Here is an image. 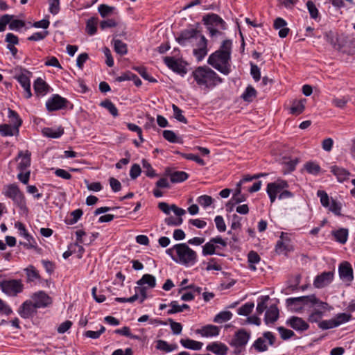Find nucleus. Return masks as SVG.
<instances>
[{"instance_id":"nucleus-60","label":"nucleus","mask_w":355,"mask_h":355,"mask_svg":"<svg viewBox=\"0 0 355 355\" xmlns=\"http://www.w3.org/2000/svg\"><path fill=\"white\" fill-rule=\"evenodd\" d=\"M349 98L347 96H343L342 98H334L332 100V104L339 108H343L349 101Z\"/></svg>"},{"instance_id":"nucleus-10","label":"nucleus","mask_w":355,"mask_h":355,"mask_svg":"<svg viewBox=\"0 0 355 355\" xmlns=\"http://www.w3.org/2000/svg\"><path fill=\"white\" fill-rule=\"evenodd\" d=\"M31 300L37 309L46 308L52 304L51 297L43 291L33 293Z\"/></svg>"},{"instance_id":"nucleus-35","label":"nucleus","mask_w":355,"mask_h":355,"mask_svg":"<svg viewBox=\"0 0 355 355\" xmlns=\"http://www.w3.org/2000/svg\"><path fill=\"white\" fill-rule=\"evenodd\" d=\"M171 181L173 183H178L188 179L189 175L184 171H175L169 174Z\"/></svg>"},{"instance_id":"nucleus-5","label":"nucleus","mask_w":355,"mask_h":355,"mask_svg":"<svg viewBox=\"0 0 355 355\" xmlns=\"http://www.w3.org/2000/svg\"><path fill=\"white\" fill-rule=\"evenodd\" d=\"M288 184L286 180L278 179L277 180L268 183L266 192L269 196L271 203H273L278 195L280 200L291 198L293 197V193L287 190Z\"/></svg>"},{"instance_id":"nucleus-12","label":"nucleus","mask_w":355,"mask_h":355,"mask_svg":"<svg viewBox=\"0 0 355 355\" xmlns=\"http://www.w3.org/2000/svg\"><path fill=\"white\" fill-rule=\"evenodd\" d=\"M199 40L196 43V47L193 49V53L196 60L199 62L202 60L207 55V40L200 33L198 37Z\"/></svg>"},{"instance_id":"nucleus-25","label":"nucleus","mask_w":355,"mask_h":355,"mask_svg":"<svg viewBox=\"0 0 355 355\" xmlns=\"http://www.w3.org/2000/svg\"><path fill=\"white\" fill-rule=\"evenodd\" d=\"M286 21L281 17H277L274 21V28L279 29L278 35L281 38L286 37L289 33V28L286 27Z\"/></svg>"},{"instance_id":"nucleus-29","label":"nucleus","mask_w":355,"mask_h":355,"mask_svg":"<svg viewBox=\"0 0 355 355\" xmlns=\"http://www.w3.org/2000/svg\"><path fill=\"white\" fill-rule=\"evenodd\" d=\"M18 157L20 161L18 164V168L20 171L26 169L31 165V153L27 150L25 153L22 151L19 153Z\"/></svg>"},{"instance_id":"nucleus-33","label":"nucleus","mask_w":355,"mask_h":355,"mask_svg":"<svg viewBox=\"0 0 355 355\" xmlns=\"http://www.w3.org/2000/svg\"><path fill=\"white\" fill-rule=\"evenodd\" d=\"M331 172L337 177L340 182L345 180L349 175V173L347 170L337 166H332L331 167Z\"/></svg>"},{"instance_id":"nucleus-24","label":"nucleus","mask_w":355,"mask_h":355,"mask_svg":"<svg viewBox=\"0 0 355 355\" xmlns=\"http://www.w3.org/2000/svg\"><path fill=\"white\" fill-rule=\"evenodd\" d=\"M16 78L24 89V96L26 98H31L32 93L31 91V82L29 78L26 75L21 73Z\"/></svg>"},{"instance_id":"nucleus-8","label":"nucleus","mask_w":355,"mask_h":355,"mask_svg":"<svg viewBox=\"0 0 355 355\" xmlns=\"http://www.w3.org/2000/svg\"><path fill=\"white\" fill-rule=\"evenodd\" d=\"M1 286V291L9 297H16L24 289L23 282L19 279H3Z\"/></svg>"},{"instance_id":"nucleus-26","label":"nucleus","mask_w":355,"mask_h":355,"mask_svg":"<svg viewBox=\"0 0 355 355\" xmlns=\"http://www.w3.org/2000/svg\"><path fill=\"white\" fill-rule=\"evenodd\" d=\"M279 318V309L275 304L271 305L266 311L265 313V322L266 324L273 323Z\"/></svg>"},{"instance_id":"nucleus-22","label":"nucleus","mask_w":355,"mask_h":355,"mask_svg":"<svg viewBox=\"0 0 355 355\" xmlns=\"http://www.w3.org/2000/svg\"><path fill=\"white\" fill-rule=\"evenodd\" d=\"M206 349L216 355H226L228 351V347L224 343L213 342L207 345Z\"/></svg>"},{"instance_id":"nucleus-42","label":"nucleus","mask_w":355,"mask_h":355,"mask_svg":"<svg viewBox=\"0 0 355 355\" xmlns=\"http://www.w3.org/2000/svg\"><path fill=\"white\" fill-rule=\"evenodd\" d=\"M248 259L249 268L252 270H255L256 267L254 264L258 263L261 259L259 255L254 251H250L248 255Z\"/></svg>"},{"instance_id":"nucleus-36","label":"nucleus","mask_w":355,"mask_h":355,"mask_svg":"<svg viewBox=\"0 0 355 355\" xmlns=\"http://www.w3.org/2000/svg\"><path fill=\"white\" fill-rule=\"evenodd\" d=\"M8 118L12 124V126L15 128V130H19L21 126L22 121L20 119L19 114L14 110L8 109Z\"/></svg>"},{"instance_id":"nucleus-19","label":"nucleus","mask_w":355,"mask_h":355,"mask_svg":"<svg viewBox=\"0 0 355 355\" xmlns=\"http://www.w3.org/2000/svg\"><path fill=\"white\" fill-rule=\"evenodd\" d=\"M286 324L291 328L296 331H303L309 329V324L302 318L297 316L291 317L287 321Z\"/></svg>"},{"instance_id":"nucleus-40","label":"nucleus","mask_w":355,"mask_h":355,"mask_svg":"<svg viewBox=\"0 0 355 355\" xmlns=\"http://www.w3.org/2000/svg\"><path fill=\"white\" fill-rule=\"evenodd\" d=\"M0 132L3 136H12L19 132V130L8 124L0 125Z\"/></svg>"},{"instance_id":"nucleus-28","label":"nucleus","mask_w":355,"mask_h":355,"mask_svg":"<svg viewBox=\"0 0 355 355\" xmlns=\"http://www.w3.org/2000/svg\"><path fill=\"white\" fill-rule=\"evenodd\" d=\"M137 284L142 286L147 285V288H153L156 286V279L152 275L145 274L137 282Z\"/></svg>"},{"instance_id":"nucleus-13","label":"nucleus","mask_w":355,"mask_h":355,"mask_svg":"<svg viewBox=\"0 0 355 355\" xmlns=\"http://www.w3.org/2000/svg\"><path fill=\"white\" fill-rule=\"evenodd\" d=\"M67 103L68 101L66 98L61 97L58 94H55L48 99L46 103V107L49 111L52 112L65 108Z\"/></svg>"},{"instance_id":"nucleus-1","label":"nucleus","mask_w":355,"mask_h":355,"mask_svg":"<svg viewBox=\"0 0 355 355\" xmlns=\"http://www.w3.org/2000/svg\"><path fill=\"white\" fill-rule=\"evenodd\" d=\"M231 40H224L220 49L209 56L207 63L223 75L227 76L231 72Z\"/></svg>"},{"instance_id":"nucleus-6","label":"nucleus","mask_w":355,"mask_h":355,"mask_svg":"<svg viewBox=\"0 0 355 355\" xmlns=\"http://www.w3.org/2000/svg\"><path fill=\"white\" fill-rule=\"evenodd\" d=\"M2 194L11 199L15 205L23 209L26 208V200L23 192L16 184H9L3 187Z\"/></svg>"},{"instance_id":"nucleus-37","label":"nucleus","mask_w":355,"mask_h":355,"mask_svg":"<svg viewBox=\"0 0 355 355\" xmlns=\"http://www.w3.org/2000/svg\"><path fill=\"white\" fill-rule=\"evenodd\" d=\"M114 49L116 53L124 55L128 53L127 44L120 40H113Z\"/></svg>"},{"instance_id":"nucleus-43","label":"nucleus","mask_w":355,"mask_h":355,"mask_svg":"<svg viewBox=\"0 0 355 355\" xmlns=\"http://www.w3.org/2000/svg\"><path fill=\"white\" fill-rule=\"evenodd\" d=\"M156 348L163 352H170L175 350L177 348V346L171 345L165 340H159L157 342Z\"/></svg>"},{"instance_id":"nucleus-51","label":"nucleus","mask_w":355,"mask_h":355,"mask_svg":"<svg viewBox=\"0 0 355 355\" xmlns=\"http://www.w3.org/2000/svg\"><path fill=\"white\" fill-rule=\"evenodd\" d=\"M197 202L204 208H207L213 203L214 199L208 195H202L197 198Z\"/></svg>"},{"instance_id":"nucleus-50","label":"nucleus","mask_w":355,"mask_h":355,"mask_svg":"<svg viewBox=\"0 0 355 355\" xmlns=\"http://www.w3.org/2000/svg\"><path fill=\"white\" fill-rule=\"evenodd\" d=\"M284 233L282 232L280 240L277 242L275 245V251L278 254H282L288 250V245L284 241Z\"/></svg>"},{"instance_id":"nucleus-27","label":"nucleus","mask_w":355,"mask_h":355,"mask_svg":"<svg viewBox=\"0 0 355 355\" xmlns=\"http://www.w3.org/2000/svg\"><path fill=\"white\" fill-rule=\"evenodd\" d=\"M34 90L37 96H43L48 92V85L41 78L35 80L33 85Z\"/></svg>"},{"instance_id":"nucleus-18","label":"nucleus","mask_w":355,"mask_h":355,"mask_svg":"<svg viewBox=\"0 0 355 355\" xmlns=\"http://www.w3.org/2000/svg\"><path fill=\"white\" fill-rule=\"evenodd\" d=\"M199 35H200V32L196 28L185 29L177 37V41L180 44L185 45L187 41L193 38L198 39Z\"/></svg>"},{"instance_id":"nucleus-54","label":"nucleus","mask_w":355,"mask_h":355,"mask_svg":"<svg viewBox=\"0 0 355 355\" xmlns=\"http://www.w3.org/2000/svg\"><path fill=\"white\" fill-rule=\"evenodd\" d=\"M105 331V328L103 326H101V328L98 331H87L85 332V336L87 338H92V339H97L102 334H103Z\"/></svg>"},{"instance_id":"nucleus-32","label":"nucleus","mask_w":355,"mask_h":355,"mask_svg":"<svg viewBox=\"0 0 355 355\" xmlns=\"http://www.w3.org/2000/svg\"><path fill=\"white\" fill-rule=\"evenodd\" d=\"M306 102L305 98L294 101L291 107V113L296 115L301 114L305 108Z\"/></svg>"},{"instance_id":"nucleus-30","label":"nucleus","mask_w":355,"mask_h":355,"mask_svg":"<svg viewBox=\"0 0 355 355\" xmlns=\"http://www.w3.org/2000/svg\"><path fill=\"white\" fill-rule=\"evenodd\" d=\"M42 134L50 138H59L64 134V129L62 127H59L58 128H44L42 130Z\"/></svg>"},{"instance_id":"nucleus-52","label":"nucleus","mask_w":355,"mask_h":355,"mask_svg":"<svg viewBox=\"0 0 355 355\" xmlns=\"http://www.w3.org/2000/svg\"><path fill=\"white\" fill-rule=\"evenodd\" d=\"M142 166L144 169V173L146 176L149 178H153L156 176L155 170L153 168L147 160H142Z\"/></svg>"},{"instance_id":"nucleus-9","label":"nucleus","mask_w":355,"mask_h":355,"mask_svg":"<svg viewBox=\"0 0 355 355\" xmlns=\"http://www.w3.org/2000/svg\"><path fill=\"white\" fill-rule=\"evenodd\" d=\"M317 196L320 198L321 205L328 209V210L332 212L336 216H341L342 204L334 199L330 198L325 191L318 190L317 191Z\"/></svg>"},{"instance_id":"nucleus-34","label":"nucleus","mask_w":355,"mask_h":355,"mask_svg":"<svg viewBox=\"0 0 355 355\" xmlns=\"http://www.w3.org/2000/svg\"><path fill=\"white\" fill-rule=\"evenodd\" d=\"M333 235L336 241L340 243L345 244L348 238V230L345 228H340L336 231L333 232Z\"/></svg>"},{"instance_id":"nucleus-23","label":"nucleus","mask_w":355,"mask_h":355,"mask_svg":"<svg viewBox=\"0 0 355 355\" xmlns=\"http://www.w3.org/2000/svg\"><path fill=\"white\" fill-rule=\"evenodd\" d=\"M24 271L26 275V282L28 283H35L40 281L41 276L39 271L33 265H29L28 267L24 268Z\"/></svg>"},{"instance_id":"nucleus-61","label":"nucleus","mask_w":355,"mask_h":355,"mask_svg":"<svg viewBox=\"0 0 355 355\" xmlns=\"http://www.w3.org/2000/svg\"><path fill=\"white\" fill-rule=\"evenodd\" d=\"M306 7L311 18L316 19L318 17V10L315 3L312 1H308L306 2Z\"/></svg>"},{"instance_id":"nucleus-57","label":"nucleus","mask_w":355,"mask_h":355,"mask_svg":"<svg viewBox=\"0 0 355 355\" xmlns=\"http://www.w3.org/2000/svg\"><path fill=\"white\" fill-rule=\"evenodd\" d=\"M145 80H148L150 83L156 82V80L150 76L146 71V69L143 67H138L134 68Z\"/></svg>"},{"instance_id":"nucleus-4","label":"nucleus","mask_w":355,"mask_h":355,"mask_svg":"<svg viewBox=\"0 0 355 355\" xmlns=\"http://www.w3.org/2000/svg\"><path fill=\"white\" fill-rule=\"evenodd\" d=\"M286 304L288 306L296 304L303 305L311 304L312 305H315L319 309H315L309 316V321L312 323L317 322L322 317L323 311L320 309L324 311L327 309L328 307L327 302L320 301L315 295L288 298L286 300Z\"/></svg>"},{"instance_id":"nucleus-16","label":"nucleus","mask_w":355,"mask_h":355,"mask_svg":"<svg viewBox=\"0 0 355 355\" xmlns=\"http://www.w3.org/2000/svg\"><path fill=\"white\" fill-rule=\"evenodd\" d=\"M338 273L343 282H351L354 279L352 267L347 261H343L339 265Z\"/></svg>"},{"instance_id":"nucleus-38","label":"nucleus","mask_w":355,"mask_h":355,"mask_svg":"<svg viewBox=\"0 0 355 355\" xmlns=\"http://www.w3.org/2000/svg\"><path fill=\"white\" fill-rule=\"evenodd\" d=\"M100 105L106 110L114 116L116 117L119 116V112L116 107L114 104L109 99H106L101 102Z\"/></svg>"},{"instance_id":"nucleus-11","label":"nucleus","mask_w":355,"mask_h":355,"mask_svg":"<svg viewBox=\"0 0 355 355\" xmlns=\"http://www.w3.org/2000/svg\"><path fill=\"white\" fill-rule=\"evenodd\" d=\"M266 340H268L269 344L272 345L275 342V336L270 331L264 332L263 337L258 338L253 343L252 347L259 352L266 351L268 349V346L266 345Z\"/></svg>"},{"instance_id":"nucleus-2","label":"nucleus","mask_w":355,"mask_h":355,"mask_svg":"<svg viewBox=\"0 0 355 355\" xmlns=\"http://www.w3.org/2000/svg\"><path fill=\"white\" fill-rule=\"evenodd\" d=\"M191 76L197 85L202 89H213L223 83V78L207 66L196 67L193 71Z\"/></svg>"},{"instance_id":"nucleus-48","label":"nucleus","mask_w":355,"mask_h":355,"mask_svg":"<svg viewBox=\"0 0 355 355\" xmlns=\"http://www.w3.org/2000/svg\"><path fill=\"white\" fill-rule=\"evenodd\" d=\"M254 306L253 302H247L237 310V313L239 315L247 316L252 311Z\"/></svg>"},{"instance_id":"nucleus-7","label":"nucleus","mask_w":355,"mask_h":355,"mask_svg":"<svg viewBox=\"0 0 355 355\" xmlns=\"http://www.w3.org/2000/svg\"><path fill=\"white\" fill-rule=\"evenodd\" d=\"M250 336V332L244 329H240L234 333L229 345L234 349L235 355H239L245 351Z\"/></svg>"},{"instance_id":"nucleus-58","label":"nucleus","mask_w":355,"mask_h":355,"mask_svg":"<svg viewBox=\"0 0 355 355\" xmlns=\"http://www.w3.org/2000/svg\"><path fill=\"white\" fill-rule=\"evenodd\" d=\"M318 327L322 329H329L337 327L334 318L320 322Z\"/></svg>"},{"instance_id":"nucleus-63","label":"nucleus","mask_w":355,"mask_h":355,"mask_svg":"<svg viewBox=\"0 0 355 355\" xmlns=\"http://www.w3.org/2000/svg\"><path fill=\"white\" fill-rule=\"evenodd\" d=\"M9 24V28L12 31H18L25 26V22L20 19H11Z\"/></svg>"},{"instance_id":"nucleus-53","label":"nucleus","mask_w":355,"mask_h":355,"mask_svg":"<svg viewBox=\"0 0 355 355\" xmlns=\"http://www.w3.org/2000/svg\"><path fill=\"white\" fill-rule=\"evenodd\" d=\"M301 281V275L300 274L295 275L291 280L288 289L291 291H295L299 288V284Z\"/></svg>"},{"instance_id":"nucleus-55","label":"nucleus","mask_w":355,"mask_h":355,"mask_svg":"<svg viewBox=\"0 0 355 355\" xmlns=\"http://www.w3.org/2000/svg\"><path fill=\"white\" fill-rule=\"evenodd\" d=\"M277 330L283 340H288L295 336V333L290 329H286L283 327H279Z\"/></svg>"},{"instance_id":"nucleus-39","label":"nucleus","mask_w":355,"mask_h":355,"mask_svg":"<svg viewBox=\"0 0 355 355\" xmlns=\"http://www.w3.org/2000/svg\"><path fill=\"white\" fill-rule=\"evenodd\" d=\"M220 250L219 245H214V243L209 240L202 246V253L204 256L212 255L216 254V250Z\"/></svg>"},{"instance_id":"nucleus-47","label":"nucleus","mask_w":355,"mask_h":355,"mask_svg":"<svg viewBox=\"0 0 355 355\" xmlns=\"http://www.w3.org/2000/svg\"><path fill=\"white\" fill-rule=\"evenodd\" d=\"M304 168L309 173L315 175L319 174L321 170L320 166L318 164L311 162L306 163Z\"/></svg>"},{"instance_id":"nucleus-46","label":"nucleus","mask_w":355,"mask_h":355,"mask_svg":"<svg viewBox=\"0 0 355 355\" xmlns=\"http://www.w3.org/2000/svg\"><path fill=\"white\" fill-rule=\"evenodd\" d=\"M257 92L255 89L253 87L249 85L247 87L245 92L242 94V98L244 99V101L250 102L253 100L254 98H255Z\"/></svg>"},{"instance_id":"nucleus-3","label":"nucleus","mask_w":355,"mask_h":355,"mask_svg":"<svg viewBox=\"0 0 355 355\" xmlns=\"http://www.w3.org/2000/svg\"><path fill=\"white\" fill-rule=\"evenodd\" d=\"M166 253L176 263L186 266H193L198 259L197 253L187 243H178L166 250Z\"/></svg>"},{"instance_id":"nucleus-21","label":"nucleus","mask_w":355,"mask_h":355,"mask_svg":"<svg viewBox=\"0 0 355 355\" xmlns=\"http://www.w3.org/2000/svg\"><path fill=\"white\" fill-rule=\"evenodd\" d=\"M220 328L213 324H207L196 330V334L202 337H214L220 333Z\"/></svg>"},{"instance_id":"nucleus-45","label":"nucleus","mask_w":355,"mask_h":355,"mask_svg":"<svg viewBox=\"0 0 355 355\" xmlns=\"http://www.w3.org/2000/svg\"><path fill=\"white\" fill-rule=\"evenodd\" d=\"M114 334H120V335L126 336V337L132 338V339H135V340L140 339L139 336L132 334L130 331V327H126V326L123 327L121 329H117L114 330Z\"/></svg>"},{"instance_id":"nucleus-31","label":"nucleus","mask_w":355,"mask_h":355,"mask_svg":"<svg viewBox=\"0 0 355 355\" xmlns=\"http://www.w3.org/2000/svg\"><path fill=\"white\" fill-rule=\"evenodd\" d=\"M180 344L185 348L193 349V350H200L203 343L199 341H196L194 340H191L189 338L187 339H181Z\"/></svg>"},{"instance_id":"nucleus-14","label":"nucleus","mask_w":355,"mask_h":355,"mask_svg":"<svg viewBox=\"0 0 355 355\" xmlns=\"http://www.w3.org/2000/svg\"><path fill=\"white\" fill-rule=\"evenodd\" d=\"M164 62L169 69L182 76H184L187 73V69L184 64L182 61L179 59L166 56L164 58Z\"/></svg>"},{"instance_id":"nucleus-17","label":"nucleus","mask_w":355,"mask_h":355,"mask_svg":"<svg viewBox=\"0 0 355 355\" xmlns=\"http://www.w3.org/2000/svg\"><path fill=\"white\" fill-rule=\"evenodd\" d=\"M204 24L207 26L218 27L222 30L226 28V24L224 20L216 14H209L203 17Z\"/></svg>"},{"instance_id":"nucleus-20","label":"nucleus","mask_w":355,"mask_h":355,"mask_svg":"<svg viewBox=\"0 0 355 355\" xmlns=\"http://www.w3.org/2000/svg\"><path fill=\"white\" fill-rule=\"evenodd\" d=\"M333 278L334 273L332 272H324L315 277L313 285L318 288H323L332 282Z\"/></svg>"},{"instance_id":"nucleus-49","label":"nucleus","mask_w":355,"mask_h":355,"mask_svg":"<svg viewBox=\"0 0 355 355\" xmlns=\"http://www.w3.org/2000/svg\"><path fill=\"white\" fill-rule=\"evenodd\" d=\"M172 108L175 119L180 122L187 124L188 121L186 117L182 114V110L175 104L172 105Z\"/></svg>"},{"instance_id":"nucleus-59","label":"nucleus","mask_w":355,"mask_h":355,"mask_svg":"<svg viewBox=\"0 0 355 355\" xmlns=\"http://www.w3.org/2000/svg\"><path fill=\"white\" fill-rule=\"evenodd\" d=\"M269 300V297L268 295L263 296L261 298V300L258 302L257 306V312L258 314H262L263 311L266 309V302Z\"/></svg>"},{"instance_id":"nucleus-62","label":"nucleus","mask_w":355,"mask_h":355,"mask_svg":"<svg viewBox=\"0 0 355 355\" xmlns=\"http://www.w3.org/2000/svg\"><path fill=\"white\" fill-rule=\"evenodd\" d=\"M83 214V211L80 209L73 211L71 213V216L72 218L68 220L67 224L73 225V224L76 223L78 222V220L82 216Z\"/></svg>"},{"instance_id":"nucleus-41","label":"nucleus","mask_w":355,"mask_h":355,"mask_svg":"<svg viewBox=\"0 0 355 355\" xmlns=\"http://www.w3.org/2000/svg\"><path fill=\"white\" fill-rule=\"evenodd\" d=\"M232 317V313L229 311H221L218 313L214 318V322L216 323H223L230 320Z\"/></svg>"},{"instance_id":"nucleus-44","label":"nucleus","mask_w":355,"mask_h":355,"mask_svg":"<svg viewBox=\"0 0 355 355\" xmlns=\"http://www.w3.org/2000/svg\"><path fill=\"white\" fill-rule=\"evenodd\" d=\"M352 316L349 313H340L336 315L334 318L336 326L338 327L342 324L349 322L352 319Z\"/></svg>"},{"instance_id":"nucleus-15","label":"nucleus","mask_w":355,"mask_h":355,"mask_svg":"<svg viewBox=\"0 0 355 355\" xmlns=\"http://www.w3.org/2000/svg\"><path fill=\"white\" fill-rule=\"evenodd\" d=\"M37 308L31 300L24 301L19 307L17 312L24 319L30 318L37 313Z\"/></svg>"},{"instance_id":"nucleus-64","label":"nucleus","mask_w":355,"mask_h":355,"mask_svg":"<svg viewBox=\"0 0 355 355\" xmlns=\"http://www.w3.org/2000/svg\"><path fill=\"white\" fill-rule=\"evenodd\" d=\"M214 222L216 223L217 230L220 232H223L226 230V225L223 218L221 216H216L214 218Z\"/></svg>"},{"instance_id":"nucleus-56","label":"nucleus","mask_w":355,"mask_h":355,"mask_svg":"<svg viewBox=\"0 0 355 355\" xmlns=\"http://www.w3.org/2000/svg\"><path fill=\"white\" fill-rule=\"evenodd\" d=\"M14 17L13 15L6 14L0 18V32H3L6 30L7 24L10 23L11 19Z\"/></svg>"}]
</instances>
